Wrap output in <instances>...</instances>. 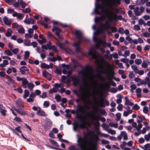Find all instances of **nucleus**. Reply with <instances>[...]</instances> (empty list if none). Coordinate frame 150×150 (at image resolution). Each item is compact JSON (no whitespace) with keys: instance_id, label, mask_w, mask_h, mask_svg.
Here are the masks:
<instances>
[{"instance_id":"f257e3e1","label":"nucleus","mask_w":150,"mask_h":150,"mask_svg":"<svg viewBox=\"0 0 150 150\" xmlns=\"http://www.w3.org/2000/svg\"><path fill=\"white\" fill-rule=\"evenodd\" d=\"M81 74L83 76V80L86 82L84 85H81L79 90L82 93L81 95L82 99L85 104H94V107H100L104 108L105 105H108L109 103L106 99L101 98L97 101L95 96L96 93L95 91L98 83L96 81H93L96 76L93 70L91 69L82 71Z\"/></svg>"},{"instance_id":"f03ea898","label":"nucleus","mask_w":150,"mask_h":150,"mask_svg":"<svg viewBox=\"0 0 150 150\" xmlns=\"http://www.w3.org/2000/svg\"><path fill=\"white\" fill-rule=\"evenodd\" d=\"M120 4V0H109L108 1L105 3H103L102 5H98V8L101 9V13L106 14L107 17L110 21L116 20L117 19L122 20V16L121 15L117 16L116 13L111 12H108V9H106V6H109L112 4Z\"/></svg>"},{"instance_id":"7ed1b4c3","label":"nucleus","mask_w":150,"mask_h":150,"mask_svg":"<svg viewBox=\"0 0 150 150\" xmlns=\"http://www.w3.org/2000/svg\"><path fill=\"white\" fill-rule=\"evenodd\" d=\"M77 145L81 150H93L95 147L96 142L93 143L88 141L86 137H82L79 136L77 138Z\"/></svg>"},{"instance_id":"20e7f679","label":"nucleus","mask_w":150,"mask_h":150,"mask_svg":"<svg viewBox=\"0 0 150 150\" xmlns=\"http://www.w3.org/2000/svg\"><path fill=\"white\" fill-rule=\"evenodd\" d=\"M85 117L89 118L91 120L93 125L96 127L100 126L99 122V120L103 122L106 121V119L104 117H100L99 115H96L95 113H93L91 112L88 113Z\"/></svg>"},{"instance_id":"39448f33","label":"nucleus","mask_w":150,"mask_h":150,"mask_svg":"<svg viewBox=\"0 0 150 150\" xmlns=\"http://www.w3.org/2000/svg\"><path fill=\"white\" fill-rule=\"evenodd\" d=\"M98 67L100 70L101 73L103 74H109L112 71V69H110L112 67L111 65L106 62H103V65H98Z\"/></svg>"},{"instance_id":"423d86ee","label":"nucleus","mask_w":150,"mask_h":150,"mask_svg":"<svg viewBox=\"0 0 150 150\" xmlns=\"http://www.w3.org/2000/svg\"><path fill=\"white\" fill-rule=\"evenodd\" d=\"M85 105L83 106H82L81 105H78L77 106V109H76L77 112V117L78 119H81L82 115L81 113H83L85 112V108H87L89 110L90 109L89 107L88 106V105Z\"/></svg>"},{"instance_id":"0eeeda50","label":"nucleus","mask_w":150,"mask_h":150,"mask_svg":"<svg viewBox=\"0 0 150 150\" xmlns=\"http://www.w3.org/2000/svg\"><path fill=\"white\" fill-rule=\"evenodd\" d=\"M74 33L77 38L79 39V40L75 43L73 46L75 47L76 51L77 52H79L81 50L80 45V40L82 38V33L79 30L75 31Z\"/></svg>"},{"instance_id":"6e6552de","label":"nucleus","mask_w":150,"mask_h":150,"mask_svg":"<svg viewBox=\"0 0 150 150\" xmlns=\"http://www.w3.org/2000/svg\"><path fill=\"white\" fill-rule=\"evenodd\" d=\"M103 1H102V4L101 5H102L103 3H105L107 1H108L109 0H103ZM99 4H97V9H101V11H98L97 10H96V13L99 14H100L102 15L103 16L100 17H98L96 19L95 21L96 22H98L100 21H104L105 19V17L104 16V15H105L107 16V15L106 14H103L101 13V8H98V5Z\"/></svg>"},{"instance_id":"1a4fd4ad","label":"nucleus","mask_w":150,"mask_h":150,"mask_svg":"<svg viewBox=\"0 0 150 150\" xmlns=\"http://www.w3.org/2000/svg\"><path fill=\"white\" fill-rule=\"evenodd\" d=\"M88 54L89 55L91 56L92 58L96 59L97 63H98L99 62V60L97 58L98 54L96 51L93 47H92L91 48L89 51Z\"/></svg>"},{"instance_id":"9d476101","label":"nucleus","mask_w":150,"mask_h":150,"mask_svg":"<svg viewBox=\"0 0 150 150\" xmlns=\"http://www.w3.org/2000/svg\"><path fill=\"white\" fill-rule=\"evenodd\" d=\"M145 8L143 6H141L140 7L137 6L134 8V13L136 16H141L144 12Z\"/></svg>"},{"instance_id":"9b49d317","label":"nucleus","mask_w":150,"mask_h":150,"mask_svg":"<svg viewBox=\"0 0 150 150\" xmlns=\"http://www.w3.org/2000/svg\"><path fill=\"white\" fill-rule=\"evenodd\" d=\"M85 122H81V124H79L78 122H75L74 124L73 129L75 131H76L77 129L78 128H84L85 127Z\"/></svg>"},{"instance_id":"f8f14e48","label":"nucleus","mask_w":150,"mask_h":150,"mask_svg":"<svg viewBox=\"0 0 150 150\" xmlns=\"http://www.w3.org/2000/svg\"><path fill=\"white\" fill-rule=\"evenodd\" d=\"M100 27L102 30H107L110 28V25L108 21H106L105 24H101Z\"/></svg>"},{"instance_id":"ddd939ff","label":"nucleus","mask_w":150,"mask_h":150,"mask_svg":"<svg viewBox=\"0 0 150 150\" xmlns=\"http://www.w3.org/2000/svg\"><path fill=\"white\" fill-rule=\"evenodd\" d=\"M19 70L21 73L22 74H29V69L25 66H23L20 68Z\"/></svg>"},{"instance_id":"4468645a","label":"nucleus","mask_w":150,"mask_h":150,"mask_svg":"<svg viewBox=\"0 0 150 150\" xmlns=\"http://www.w3.org/2000/svg\"><path fill=\"white\" fill-rule=\"evenodd\" d=\"M52 125V122L50 120H47L45 125L44 126V129L45 131H47L50 129Z\"/></svg>"},{"instance_id":"2eb2a0df","label":"nucleus","mask_w":150,"mask_h":150,"mask_svg":"<svg viewBox=\"0 0 150 150\" xmlns=\"http://www.w3.org/2000/svg\"><path fill=\"white\" fill-rule=\"evenodd\" d=\"M52 30L55 33L59 38L61 39V38L59 35V34L61 32V30L60 29L54 27H53L52 28Z\"/></svg>"},{"instance_id":"dca6fc26","label":"nucleus","mask_w":150,"mask_h":150,"mask_svg":"<svg viewBox=\"0 0 150 150\" xmlns=\"http://www.w3.org/2000/svg\"><path fill=\"white\" fill-rule=\"evenodd\" d=\"M17 107L18 109L20 110H23L24 107L22 102L20 100H17L16 102Z\"/></svg>"},{"instance_id":"f3484780","label":"nucleus","mask_w":150,"mask_h":150,"mask_svg":"<svg viewBox=\"0 0 150 150\" xmlns=\"http://www.w3.org/2000/svg\"><path fill=\"white\" fill-rule=\"evenodd\" d=\"M36 114L42 117H45L46 115L45 112L40 109L38 110Z\"/></svg>"},{"instance_id":"a211bd4d","label":"nucleus","mask_w":150,"mask_h":150,"mask_svg":"<svg viewBox=\"0 0 150 150\" xmlns=\"http://www.w3.org/2000/svg\"><path fill=\"white\" fill-rule=\"evenodd\" d=\"M24 22L27 24H34L35 23L34 21L32 18H29L28 19H25L24 21Z\"/></svg>"},{"instance_id":"6ab92c4d","label":"nucleus","mask_w":150,"mask_h":150,"mask_svg":"<svg viewBox=\"0 0 150 150\" xmlns=\"http://www.w3.org/2000/svg\"><path fill=\"white\" fill-rule=\"evenodd\" d=\"M28 81L25 78H24L22 82V86L24 88H26L28 83Z\"/></svg>"},{"instance_id":"aec40b11","label":"nucleus","mask_w":150,"mask_h":150,"mask_svg":"<svg viewBox=\"0 0 150 150\" xmlns=\"http://www.w3.org/2000/svg\"><path fill=\"white\" fill-rule=\"evenodd\" d=\"M80 120L81 122H85V127H84V128H85L86 127V126L87 125L88 126L90 127H91V124H93L91 121V123L90 122H87L85 120H84L83 118H81L80 119Z\"/></svg>"},{"instance_id":"412c9836","label":"nucleus","mask_w":150,"mask_h":150,"mask_svg":"<svg viewBox=\"0 0 150 150\" xmlns=\"http://www.w3.org/2000/svg\"><path fill=\"white\" fill-rule=\"evenodd\" d=\"M4 21L5 24L7 25H10L11 23L10 20H9L8 18L6 16L4 17Z\"/></svg>"},{"instance_id":"4be33fe9","label":"nucleus","mask_w":150,"mask_h":150,"mask_svg":"<svg viewBox=\"0 0 150 150\" xmlns=\"http://www.w3.org/2000/svg\"><path fill=\"white\" fill-rule=\"evenodd\" d=\"M14 110L19 114L22 115H25L26 114V112L24 111H20V110L19 109H18L15 108H14Z\"/></svg>"},{"instance_id":"5701e85b","label":"nucleus","mask_w":150,"mask_h":150,"mask_svg":"<svg viewBox=\"0 0 150 150\" xmlns=\"http://www.w3.org/2000/svg\"><path fill=\"white\" fill-rule=\"evenodd\" d=\"M125 105H129L131 106L133 105V103H132L128 99V98L127 97H125Z\"/></svg>"},{"instance_id":"b1692460","label":"nucleus","mask_w":150,"mask_h":150,"mask_svg":"<svg viewBox=\"0 0 150 150\" xmlns=\"http://www.w3.org/2000/svg\"><path fill=\"white\" fill-rule=\"evenodd\" d=\"M73 81L75 86L79 85V80L77 77H74L72 78Z\"/></svg>"},{"instance_id":"393cba45","label":"nucleus","mask_w":150,"mask_h":150,"mask_svg":"<svg viewBox=\"0 0 150 150\" xmlns=\"http://www.w3.org/2000/svg\"><path fill=\"white\" fill-rule=\"evenodd\" d=\"M8 62L7 60H4L3 61V63L0 64V66L2 67H4L8 65Z\"/></svg>"},{"instance_id":"a878e982","label":"nucleus","mask_w":150,"mask_h":150,"mask_svg":"<svg viewBox=\"0 0 150 150\" xmlns=\"http://www.w3.org/2000/svg\"><path fill=\"white\" fill-rule=\"evenodd\" d=\"M13 31L11 29L8 28V29L5 35L7 37L11 36V35Z\"/></svg>"},{"instance_id":"bb28decb","label":"nucleus","mask_w":150,"mask_h":150,"mask_svg":"<svg viewBox=\"0 0 150 150\" xmlns=\"http://www.w3.org/2000/svg\"><path fill=\"white\" fill-rule=\"evenodd\" d=\"M19 4L21 6L22 8H24L26 5V4L23 0H18Z\"/></svg>"},{"instance_id":"cd10ccee","label":"nucleus","mask_w":150,"mask_h":150,"mask_svg":"<svg viewBox=\"0 0 150 150\" xmlns=\"http://www.w3.org/2000/svg\"><path fill=\"white\" fill-rule=\"evenodd\" d=\"M29 94V91L28 90L26 89L24 91V94L23 95V97L24 98L26 99L28 97Z\"/></svg>"},{"instance_id":"c85d7f7f","label":"nucleus","mask_w":150,"mask_h":150,"mask_svg":"<svg viewBox=\"0 0 150 150\" xmlns=\"http://www.w3.org/2000/svg\"><path fill=\"white\" fill-rule=\"evenodd\" d=\"M121 135L123 137L124 139L127 140L128 139L127 134L125 132L122 131L121 132Z\"/></svg>"},{"instance_id":"c756f323","label":"nucleus","mask_w":150,"mask_h":150,"mask_svg":"<svg viewBox=\"0 0 150 150\" xmlns=\"http://www.w3.org/2000/svg\"><path fill=\"white\" fill-rule=\"evenodd\" d=\"M27 86L28 88L30 91H32V90L34 86V84L32 83H28Z\"/></svg>"},{"instance_id":"7c9ffc66","label":"nucleus","mask_w":150,"mask_h":150,"mask_svg":"<svg viewBox=\"0 0 150 150\" xmlns=\"http://www.w3.org/2000/svg\"><path fill=\"white\" fill-rule=\"evenodd\" d=\"M58 89L55 87L52 88H51L49 91V93H56Z\"/></svg>"},{"instance_id":"2f4dec72","label":"nucleus","mask_w":150,"mask_h":150,"mask_svg":"<svg viewBox=\"0 0 150 150\" xmlns=\"http://www.w3.org/2000/svg\"><path fill=\"white\" fill-rule=\"evenodd\" d=\"M149 63V62L148 61L143 62L142 65V67L144 68H146L147 67V63Z\"/></svg>"},{"instance_id":"473e14b6","label":"nucleus","mask_w":150,"mask_h":150,"mask_svg":"<svg viewBox=\"0 0 150 150\" xmlns=\"http://www.w3.org/2000/svg\"><path fill=\"white\" fill-rule=\"evenodd\" d=\"M72 72V70L68 71L65 69H64L62 70V72L64 74H66L68 73V75L71 74Z\"/></svg>"},{"instance_id":"72a5a7b5","label":"nucleus","mask_w":150,"mask_h":150,"mask_svg":"<svg viewBox=\"0 0 150 150\" xmlns=\"http://www.w3.org/2000/svg\"><path fill=\"white\" fill-rule=\"evenodd\" d=\"M141 35L144 37H149L150 36V33H149L147 32L142 33Z\"/></svg>"},{"instance_id":"f704fd0d","label":"nucleus","mask_w":150,"mask_h":150,"mask_svg":"<svg viewBox=\"0 0 150 150\" xmlns=\"http://www.w3.org/2000/svg\"><path fill=\"white\" fill-rule=\"evenodd\" d=\"M145 139L146 141H148L150 140V132L147 134H146L144 136Z\"/></svg>"},{"instance_id":"c9c22d12","label":"nucleus","mask_w":150,"mask_h":150,"mask_svg":"<svg viewBox=\"0 0 150 150\" xmlns=\"http://www.w3.org/2000/svg\"><path fill=\"white\" fill-rule=\"evenodd\" d=\"M94 40L97 43L101 44L103 43H104V41L102 40L101 39H98L96 38H95L94 39Z\"/></svg>"},{"instance_id":"e433bc0d","label":"nucleus","mask_w":150,"mask_h":150,"mask_svg":"<svg viewBox=\"0 0 150 150\" xmlns=\"http://www.w3.org/2000/svg\"><path fill=\"white\" fill-rule=\"evenodd\" d=\"M131 67L136 73L138 70L137 66L134 65H133L131 66Z\"/></svg>"},{"instance_id":"4c0bfd02","label":"nucleus","mask_w":150,"mask_h":150,"mask_svg":"<svg viewBox=\"0 0 150 150\" xmlns=\"http://www.w3.org/2000/svg\"><path fill=\"white\" fill-rule=\"evenodd\" d=\"M5 53H6V54L8 56H11L13 54L12 52H11V51L9 50H6L5 51Z\"/></svg>"},{"instance_id":"58836bf2","label":"nucleus","mask_w":150,"mask_h":150,"mask_svg":"<svg viewBox=\"0 0 150 150\" xmlns=\"http://www.w3.org/2000/svg\"><path fill=\"white\" fill-rule=\"evenodd\" d=\"M41 67L42 68H45L47 69H49V65L45 63H42L41 64Z\"/></svg>"},{"instance_id":"ea45409f","label":"nucleus","mask_w":150,"mask_h":150,"mask_svg":"<svg viewBox=\"0 0 150 150\" xmlns=\"http://www.w3.org/2000/svg\"><path fill=\"white\" fill-rule=\"evenodd\" d=\"M109 126L111 127H114L117 128V127L118 125L117 123L115 124L112 122H111L109 124Z\"/></svg>"},{"instance_id":"a19ab883","label":"nucleus","mask_w":150,"mask_h":150,"mask_svg":"<svg viewBox=\"0 0 150 150\" xmlns=\"http://www.w3.org/2000/svg\"><path fill=\"white\" fill-rule=\"evenodd\" d=\"M135 63L137 65H139L142 63V61L141 59H137L135 60Z\"/></svg>"},{"instance_id":"79ce46f5","label":"nucleus","mask_w":150,"mask_h":150,"mask_svg":"<svg viewBox=\"0 0 150 150\" xmlns=\"http://www.w3.org/2000/svg\"><path fill=\"white\" fill-rule=\"evenodd\" d=\"M61 97L58 94H56L55 97V98L58 102L60 101L61 100Z\"/></svg>"},{"instance_id":"37998d69","label":"nucleus","mask_w":150,"mask_h":150,"mask_svg":"<svg viewBox=\"0 0 150 150\" xmlns=\"http://www.w3.org/2000/svg\"><path fill=\"white\" fill-rule=\"evenodd\" d=\"M108 132L109 133L112 134H114L116 133V132L115 130H112V129H110L109 130H108Z\"/></svg>"},{"instance_id":"c03bdc74","label":"nucleus","mask_w":150,"mask_h":150,"mask_svg":"<svg viewBox=\"0 0 150 150\" xmlns=\"http://www.w3.org/2000/svg\"><path fill=\"white\" fill-rule=\"evenodd\" d=\"M139 107L137 104H135L132 107V109L135 110H137L139 109Z\"/></svg>"},{"instance_id":"a18cd8bd","label":"nucleus","mask_w":150,"mask_h":150,"mask_svg":"<svg viewBox=\"0 0 150 150\" xmlns=\"http://www.w3.org/2000/svg\"><path fill=\"white\" fill-rule=\"evenodd\" d=\"M110 85L109 83H105V85L103 87V88L105 89H107L110 88Z\"/></svg>"},{"instance_id":"49530a36","label":"nucleus","mask_w":150,"mask_h":150,"mask_svg":"<svg viewBox=\"0 0 150 150\" xmlns=\"http://www.w3.org/2000/svg\"><path fill=\"white\" fill-rule=\"evenodd\" d=\"M47 96V93L46 92H44L42 94V95L40 96V97L42 98H46Z\"/></svg>"},{"instance_id":"de8ad7c7","label":"nucleus","mask_w":150,"mask_h":150,"mask_svg":"<svg viewBox=\"0 0 150 150\" xmlns=\"http://www.w3.org/2000/svg\"><path fill=\"white\" fill-rule=\"evenodd\" d=\"M117 118H116V120L117 121H119L121 117V114L120 113H118L116 115Z\"/></svg>"},{"instance_id":"09e8293b","label":"nucleus","mask_w":150,"mask_h":150,"mask_svg":"<svg viewBox=\"0 0 150 150\" xmlns=\"http://www.w3.org/2000/svg\"><path fill=\"white\" fill-rule=\"evenodd\" d=\"M120 60L122 62L126 64L128 63L129 62V60L127 58L122 59Z\"/></svg>"},{"instance_id":"8fccbe9b","label":"nucleus","mask_w":150,"mask_h":150,"mask_svg":"<svg viewBox=\"0 0 150 150\" xmlns=\"http://www.w3.org/2000/svg\"><path fill=\"white\" fill-rule=\"evenodd\" d=\"M25 55L24 56V59H26L28 58V57L29 56L30 53L28 51H26L25 53Z\"/></svg>"},{"instance_id":"3c124183","label":"nucleus","mask_w":150,"mask_h":150,"mask_svg":"<svg viewBox=\"0 0 150 150\" xmlns=\"http://www.w3.org/2000/svg\"><path fill=\"white\" fill-rule=\"evenodd\" d=\"M134 29L135 30L139 31L140 30V27L138 25H135L134 26Z\"/></svg>"},{"instance_id":"603ef678","label":"nucleus","mask_w":150,"mask_h":150,"mask_svg":"<svg viewBox=\"0 0 150 150\" xmlns=\"http://www.w3.org/2000/svg\"><path fill=\"white\" fill-rule=\"evenodd\" d=\"M142 127V124L139 123L138 124V126L136 127V129L138 131H140V129Z\"/></svg>"},{"instance_id":"864d4df0","label":"nucleus","mask_w":150,"mask_h":150,"mask_svg":"<svg viewBox=\"0 0 150 150\" xmlns=\"http://www.w3.org/2000/svg\"><path fill=\"white\" fill-rule=\"evenodd\" d=\"M125 54L123 55V56H124L125 57H127V56H128L129 55V50H127L125 52Z\"/></svg>"},{"instance_id":"5fc2aeb1","label":"nucleus","mask_w":150,"mask_h":150,"mask_svg":"<svg viewBox=\"0 0 150 150\" xmlns=\"http://www.w3.org/2000/svg\"><path fill=\"white\" fill-rule=\"evenodd\" d=\"M148 111V107L147 106H145L143 108V112L145 113H147Z\"/></svg>"},{"instance_id":"6e6d98bb","label":"nucleus","mask_w":150,"mask_h":150,"mask_svg":"<svg viewBox=\"0 0 150 150\" xmlns=\"http://www.w3.org/2000/svg\"><path fill=\"white\" fill-rule=\"evenodd\" d=\"M149 1V0H140L139 1V3L140 4L143 5Z\"/></svg>"},{"instance_id":"4d7b16f0","label":"nucleus","mask_w":150,"mask_h":150,"mask_svg":"<svg viewBox=\"0 0 150 150\" xmlns=\"http://www.w3.org/2000/svg\"><path fill=\"white\" fill-rule=\"evenodd\" d=\"M69 149L70 150H79V149L76 148L75 146H71L69 147Z\"/></svg>"},{"instance_id":"13d9d810","label":"nucleus","mask_w":150,"mask_h":150,"mask_svg":"<svg viewBox=\"0 0 150 150\" xmlns=\"http://www.w3.org/2000/svg\"><path fill=\"white\" fill-rule=\"evenodd\" d=\"M23 17L24 15L23 14L18 13L17 17L20 20H21Z\"/></svg>"},{"instance_id":"bf43d9fd","label":"nucleus","mask_w":150,"mask_h":150,"mask_svg":"<svg viewBox=\"0 0 150 150\" xmlns=\"http://www.w3.org/2000/svg\"><path fill=\"white\" fill-rule=\"evenodd\" d=\"M144 20L142 18L139 19L138 20L139 25H142L144 23Z\"/></svg>"},{"instance_id":"052dcab7","label":"nucleus","mask_w":150,"mask_h":150,"mask_svg":"<svg viewBox=\"0 0 150 150\" xmlns=\"http://www.w3.org/2000/svg\"><path fill=\"white\" fill-rule=\"evenodd\" d=\"M143 18L145 21H146L150 19V16L147 15H145L143 16Z\"/></svg>"},{"instance_id":"680f3d73","label":"nucleus","mask_w":150,"mask_h":150,"mask_svg":"<svg viewBox=\"0 0 150 150\" xmlns=\"http://www.w3.org/2000/svg\"><path fill=\"white\" fill-rule=\"evenodd\" d=\"M6 110L3 109H1V110L0 112L1 113L2 115L4 116H6Z\"/></svg>"},{"instance_id":"e2e57ef3","label":"nucleus","mask_w":150,"mask_h":150,"mask_svg":"<svg viewBox=\"0 0 150 150\" xmlns=\"http://www.w3.org/2000/svg\"><path fill=\"white\" fill-rule=\"evenodd\" d=\"M118 32L122 34H123V33H124V30L123 28H122L120 27L119 29Z\"/></svg>"},{"instance_id":"0e129e2a","label":"nucleus","mask_w":150,"mask_h":150,"mask_svg":"<svg viewBox=\"0 0 150 150\" xmlns=\"http://www.w3.org/2000/svg\"><path fill=\"white\" fill-rule=\"evenodd\" d=\"M18 33H25V30L23 28H21L18 30Z\"/></svg>"},{"instance_id":"69168bd1","label":"nucleus","mask_w":150,"mask_h":150,"mask_svg":"<svg viewBox=\"0 0 150 150\" xmlns=\"http://www.w3.org/2000/svg\"><path fill=\"white\" fill-rule=\"evenodd\" d=\"M130 88H131L130 91H132V90H134L135 89L137 88V86L135 84H133L131 85Z\"/></svg>"},{"instance_id":"338daca9","label":"nucleus","mask_w":150,"mask_h":150,"mask_svg":"<svg viewBox=\"0 0 150 150\" xmlns=\"http://www.w3.org/2000/svg\"><path fill=\"white\" fill-rule=\"evenodd\" d=\"M144 71L142 70L139 71L138 70L137 71V72L136 73V74H138L139 75H142L144 74Z\"/></svg>"},{"instance_id":"774afa93","label":"nucleus","mask_w":150,"mask_h":150,"mask_svg":"<svg viewBox=\"0 0 150 150\" xmlns=\"http://www.w3.org/2000/svg\"><path fill=\"white\" fill-rule=\"evenodd\" d=\"M35 97V94L33 92H32L29 95V97L34 98Z\"/></svg>"}]
</instances>
